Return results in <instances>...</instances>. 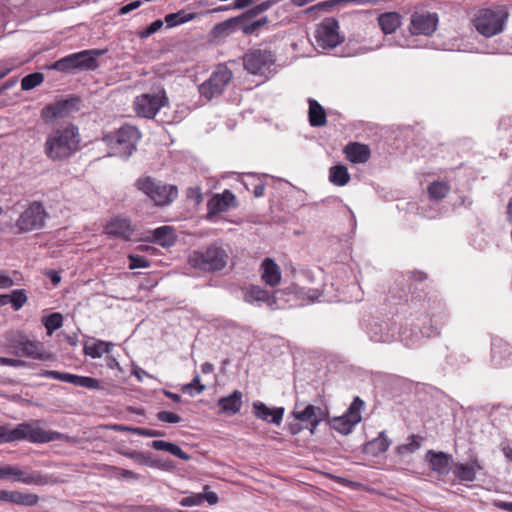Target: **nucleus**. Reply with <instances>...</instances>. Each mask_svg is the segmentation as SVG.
<instances>
[{
	"label": "nucleus",
	"instance_id": "f257e3e1",
	"mask_svg": "<svg viewBox=\"0 0 512 512\" xmlns=\"http://www.w3.org/2000/svg\"><path fill=\"white\" fill-rule=\"evenodd\" d=\"M82 137L78 126L62 123L51 129L43 144V153L54 163L68 162L80 149Z\"/></svg>",
	"mask_w": 512,
	"mask_h": 512
},
{
	"label": "nucleus",
	"instance_id": "f03ea898",
	"mask_svg": "<svg viewBox=\"0 0 512 512\" xmlns=\"http://www.w3.org/2000/svg\"><path fill=\"white\" fill-rule=\"evenodd\" d=\"M62 433L44 430L35 423L22 422L12 427L11 424L0 426V444L26 440L31 443H48L66 439Z\"/></svg>",
	"mask_w": 512,
	"mask_h": 512
},
{
	"label": "nucleus",
	"instance_id": "7ed1b4c3",
	"mask_svg": "<svg viewBox=\"0 0 512 512\" xmlns=\"http://www.w3.org/2000/svg\"><path fill=\"white\" fill-rule=\"evenodd\" d=\"M227 252L220 246L211 245L207 248L193 251L188 258V263L195 269L204 272H216L222 270L228 261Z\"/></svg>",
	"mask_w": 512,
	"mask_h": 512
},
{
	"label": "nucleus",
	"instance_id": "20e7f679",
	"mask_svg": "<svg viewBox=\"0 0 512 512\" xmlns=\"http://www.w3.org/2000/svg\"><path fill=\"white\" fill-rule=\"evenodd\" d=\"M141 137L139 130L132 125L120 127L114 134L105 136V142L115 150V154L128 158L136 150Z\"/></svg>",
	"mask_w": 512,
	"mask_h": 512
},
{
	"label": "nucleus",
	"instance_id": "39448f33",
	"mask_svg": "<svg viewBox=\"0 0 512 512\" xmlns=\"http://www.w3.org/2000/svg\"><path fill=\"white\" fill-rule=\"evenodd\" d=\"M136 185L158 206L170 204L178 196L176 186L163 184L151 177L140 178Z\"/></svg>",
	"mask_w": 512,
	"mask_h": 512
},
{
	"label": "nucleus",
	"instance_id": "423d86ee",
	"mask_svg": "<svg viewBox=\"0 0 512 512\" xmlns=\"http://www.w3.org/2000/svg\"><path fill=\"white\" fill-rule=\"evenodd\" d=\"M232 78V71L228 67L225 65H218L210 75L209 79L199 86V93L201 97L210 101L213 98L220 96Z\"/></svg>",
	"mask_w": 512,
	"mask_h": 512
},
{
	"label": "nucleus",
	"instance_id": "0eeeda50",
	"mask_svg": "<svg viewBox=\"0 0 512 512\" xmlns=\"http://www.w3.org/2000/svg\"><path fill=\"white\" fill-rule=\"evenodd\" d=\"M275 56L268 49H252L243 57L245 70L254 75L267 77L272 72Z\"/></svg>",
	"mask_w": 512,
	"mask_h": 512
},
{
	"label": "nucleus",
	"instance_id": "6e6552de",
	"mask_svg": "<svg viewBox=\"0 0 512 512\" xmlns=\"http://www.w3.org/2000/svg\"><path fill=\"white\" fill-rule=\"evenodd\" d=\"M505 14L500 10L483 9L474 19L476 30L485 37H492L504 29Z\"/></svg>",
	"mask_w": 512,
	"mask_h": 512
},
{
	"label": "nucleus",
	"instance_id": "1a4fd4ad",
	"mask_svg": "<svg viewBox=\"0 0 512 512\" xmlns=\"http://www.w3.org/2000/svg\"><path fill=\"white\" fill-rule=\"evenodd\" d=\"M314 38L316 45L322 49L335 48L343 41L339 33V23L335 18H325L317 25Z\"/></svg>",
	"mask_w": 512,
	"mask_h": 512
},
{
	"label": "nucleus",
	"instance_id": "9d476101",
	"mask_svg": "<svg viewBox=\"0 0 512 512\" xmlns=\"http://www.w3.org/2000/svg\"><path fill=\"white\" fill-rule=\"evenodd\" d=\"M168 103L165 91L157 93H145L137 96L134 100L135 112L144 118H153L158 111Z\"/></svg>",
	"mask_w": 512,
	"mask_h": 512
},
{
	"label": "nucleus",
	"instance_id": "9b49d317",
	"mask_svg": "<svg viewBox=\"0 0 512 512\" xmlns=\"http://www.w3.org/2000/svg\"><path fill=\"white\" fill-rule=\"evenodd\" d=\"M291 415L295 420L304 423L305 427L313 434L318 425L326 420L328 413L321 407L296 402Z\"/></svg>",
	"mask_w": 512,
	"mask_h": 512
},
{
	"label": "nucleus",
	"instance_id": "f8f14e48",
	"mask_svg": "<svg viewBox=\"0 0 512 512\" xmlns=\"http://www.w3.org/2000/svg\"><path fill=\"white\" fill-rule=\"evenodd\" d=\"M48 217L44 207L39 202H33L19 216L16 226L21 232H28L43 228L45 220Z\"/></svg>",
	"mask_w": 512,
	"mask_h": 512
},
{
	"label": "nucleus",
	"instance_id": "ddd939ff",
	"mask_svg": "<svg viewBox=\"0 0 512 512\" xmlns=\"http://www.w3.org/2000/svg\"><path fill=\"white\" fill-rule=\"evenodd\" d=\"M363 406L364 401L359 397H355L347 412L344 415L333 419L332 427L344 435L351 433L354 426L361 421L360 411Z\"/></svg>",
	"mask_w": 512,
	"mask_h": 512
},
{
	"label": "nucleus",
	"instance_id": "4468645a",
	"mask_svg": "<svg viewBox=\"0 0 512 512\" xmlns=\"http://www.w3.org/2000/svg\"><path fill=\"white\" fill-rule=\"evenodd\" d=\"M1 479H13L25 485H45L48 482L46 476L38 471L10 465L1 467Z\"/></svg>",
	"mask_w": 512,
	"mask_h": 512
},
{
	"label": "nucleus",
	"instance_id": "2eb2a0df",
	"mask_svg": "<svg viewBox=\"0 0 512 512\" xmlns=\"http://www.w3.org/2000/svg\"><path fill=\"white\" fill-rule=\"evenodd\" d=\"M80 99L78 97H70L49 104L42 109L41 116L45 121L57 118H65L70 114L79 110Z\"/></svg>",
	"mask_w": 512,
	"mask_h": 512
},
{
	"label": "nucleus",
	"instance_id": "dca6fc26",
	"mask_svg": "<svg viewBox=\"0 0 512 512\" xmlns=\"http://www.w3.org/2000/svg\"><path fill=\"white\" fill-rule=\"evenodd\" d=\"M438 16L435 13H414L411 16L410 32L413 35H431L437 27Z\"/></svg>",
	"mask_w": 512,
	"mask_h": 512
},
{
	"label": "nucleus",
	"instance_id": "f3484780",
	"mask_svg": "<svg viewBox=\"0 0 512 512\" xmlns=\"http://www.w3.org/2000/svg\"><path fill=\"white\" fill-rule=\"evenodd\" d=\"M42 375L45 377L54 379V380H59V381L65 382V383H70L75 386L84 387L87 389H100L101 388L100 382L97 379L92 378V377L80 376V375L59 372V371H54V370L45 371Z\"/></svg>",
	"mask_w": 512,
	"mask_h": 512
},
{
	"label": "nucleus",
	"instance_id": "a211bd4d",
	"mask_svg": "<svg viewBox=\"0 0 512 512\" xmlns=\"http://www.w3.org/2000/svg\"><path fill=\"white\" fill-rule=\"evenodd\" d=\"M371 341L376 343H389L396 339V328L387 322H372L368 327Z\"/></svg>",
	"mask_w": 512,
	"mask_h": 512
},
{
	"label": "nucleus",
	"instance_id": "6ab92c4d",
	"mask_svg": "<svg viewBox=\"0 0 512 512\" xmlns=\"http://www.w3.org/2000/svg\"><path fill=\"white\" fill-rule=\"evenodd\" d=\"M235 195L230 190H225L221 194L214 195L207 203L208 219L219 213L228 211L234 206Z\"/></svg>",
	"mask_w": 512,
	"mask_h": 512
},
{
	"label": "nucleus",
	"instance_id": "aec40b11",
	"mask_svg": "<svg viewBox=\"0 0 512 512\" xmlns=\"http://www.w3.org/2000/svg\"><path fill=\"white\" fill-rule=\"evenodd\" d=\"M243 299L249 304H266L270 308H273L276 304V298L274 295L257 285L246 287L243 290Z\"/></svg>",
	"mask_w": 512,
	"mask_h": 512
},
{
	"label": "nucleus",
	"instance_id": "412c9836",
	"mask_svg": "<svg viewBox=\"0 0 512 512\" xmlns=\"http://www.w3.org/2000/svg\"><path fill=\"white\" fill-rule=\"evenodd\" d=\"M426 461H428L430 468L439 475H446L450 471L453 462L452 456L445 452H435L429 450L426 453Z\"/></svg>",
	"mask_w": 512,
	"mask_h": 512
},
{
	"label": "nucleus",
	"instance_id": "4be33fe9",
	"mask_svg": "<svg viewBox=\"0 0 512 512\" xmlns=\"http://www.w3.org/2000/svg\"><path fill=\"white\" fill-rule=\"evenodd\" d=\"M284 411L285 409L283 407L270 409L260 401L253 403V413L255 417L275 425H280L282 422Z\"/></svg>",
	"mask_w": 512,
	"mask_h": 512
},
{
	"label": "nucleus",
	"instance_id": "5701e85b",
	"mask_svg": "<svg viewBox=\"0 0 512 512\" xmlns=\"http://www.w3.org/2000/svg\"><path fill=\"white\" fill-rule=\"evenodd\" d=\"M17 356H24L36 360L49 361L53 355L47 352L44 345L39 341H31L27 338L22 347V351H17Z\"/></svg>",
	"mask_w": 512,
	"mask_h": 512
},
{
	"label": "nucleus",
	"instance_id": "b1692460",
	"mask_svg": "<svg viewBox=\"0 0 512 512\" xmlns=\"http://www.w3.org/2000/svg\"><path fill=\"white\" fill-rule=\"evenodd\" d=\"M105 232L112 237L129 240L132 236L133 229L128 219L116 217L106 225Z\"/></svg>",
	"mask_w": 512,
	"mask_h": 512
},
{
	"label": "nucleus",
	"instance_id": "393cba45",
	"mask_svg": "<svg viewBox=\"0 0 512 512\" xmlns=\"http://www.w3.org/2000/svg\"><path fill=\"white\" fill-rule=\"evenodd\" d=\"M242 392L235 390L232 394L218 400L219 413L228 416L238 413L242 406Z\"/></svg>",
	"mask_w": 512,
	"mask_h": 512
},
{
	"label": "nucleus",
	"instance_id": "a878e982",
	"mask_svg": "<svg viewBox=\"0 0 512 512\" xmlns=\"http://www.w3.org/2000/svg\"><path fill=\"white\" fill-rule=\"evenodd\" d=\"M482 469L483 467L478 460L473 459L468 463H456L454 474L460 481L473 482L476 479L477 472Z\"/></svg>",
	"mask_w": 512,
	"mask_h": 512
},
{
	"label": "nucleus",
	"instance_id": "bb28decb",
	"mask_svg": "<svg viewBox=\"0 0 512 512\" xmlns=\"http://www.w3.org/2000/svg\"><path fill=\"white\" fill-rule=\"evenodd\" d=\"M512 354V347L502 339H495L491 347V361L495 367L503 366L504 362Z\"/></svg>",
	"mask_w": 512,
	"mask_h": 512
},
{
	"label": "nucleus",
	"instance_id": "cd10ccee",
	"mask_svg": "<svg viewBox=\"0 0 512 512\" xmlns=\"http://www.w3.org/2000/svg\"><path fill=\"white\" fill-rule=\"evenodd\" d=\"M261 279L266 285L276 286L281 280V272L278 265L270 258H266L261 264Z\"/></svg>",
	"mask_w": 512,
	"mask_h": 512
},
{
	"label": "nucleus",
	"instance_id": "c85d7f7f",
	"mask_svg": "<svg viewBox=\"0 0 512 512\" xmlns=\"http://www.w3.org/2000/svg\"><path fill=\"white\" fill-rule=\"evenodd\" d=\"M308 119L312 127H322L327 123V115L325 109L318 101L313 98L308 99Z\"/></svg>",
	"mask_w": 512,
	"mask_h": 512
},
{
	"label": "nucleus",
	"instance_id": "c756f323",
	"mask_svg": "<svg viewBox=\"0 0 512 512\" xmlns=\"http://www.w3.org/2000/svg\"><path fill=\"white\" fill-rule=\"evenodd\" d=\"M345 154L352 163H365L370 158V149L364 144L350 143L345 147Z\"/></svg>",
	"mask_w": 512,
	"mask_h": 512
},
{
	"label": "nucleus",
	"instance_id": "7c9ffc66",
	"mask_svg": "<svg viewBox=\"0 0 512 512\" xmlns=\"http://www.w3.org/2000/svg\"><path fill=\"white\" fill-rule=\"evenodd\" d=\"M77 57L78 68L81 70H94L97 68V57L103 54V51L91 49L75 53Z\"/></svg>",
	"mask_w": 512,
	"mask_h": 512
},
{
	"label": "nucleus",
	"instance_id": "2f4dec72",
	"mask_svg": "<svg viewBox=\"0 0 512 512\" xmlns=\"http://www.w3.org/2000/svg\"><path fill=\"white\" fill-rule=\"evenodd\" d=\"M391 445V440L388 439L385 432L379 433L378 437L367 442L364 446V452L373 457L385 452Z\"/></svg>",
	"mask_w": 512,
	"mask_h": 512
},
{
	"label": "nucleus",
	"instance_id": "473e14b6",
	"mask_svg": "<svg viewBox=\"0 0 512 512\" xmlns=\"http://www.w3.org/2000/svg\"><path fill=\"white\" fill-rule=\"evenodd\" d=\"M378 24L384 34L394 33L401 25V16L396 12H387L378 17Z\"/></svg>",
	"mask_w": 512,
	"mask_h": 512
},
{
	"label": "nucleus",
	"instance_id": "72a5a7b5",
	"mask_svg": "<svg viewBox=\"0 0 512 512\" xmlns=\"http://www.w3.org/2000/svg\"><path fill=\"white\" fill-rule=\"evenodd\" d=\"M4 496L6 497V502L23 506H34L39 501L36 494L23 493L20 491H7V494Z\"/></svg>",
	"mask_w": 512,
	"mask_h": 512
},
{
	"label": "nucleus",
	"instance_id": "f704fd0d",
	"mask_svg": "<svg viewBox=\"0 0 512 512\" xmlns=\"http://www.w3.org/2000/svg\"><path fill=\"white\" fill-rule=\"evenodd\" d=\"M174 229L170 226H161L153 231V241L163 247H170L175 243Z\"/></svg>",
	"mask_w": 512,
	"mask_h": 512
},
{
	"label": "nucleus",
	"instance_id": "c9c22d12",
	"mask_svg": "<svg viewBox=\"0 0 512 512\" xmlns=\"http://www.w3.org/2000/svg\"><path fill=\"white\" fill-rule=\"evenodd\" d=\"M151 447L158 451H167L181 460L190 459V456L185 451H183L178 445L171 442L154 440L151 442Z\"/></svg>",
	"mask_w": 512,
	"mask_h": 512
},
{
	"label": "nucleus",
	"instance_id": "e433bc0d",
	"mask_svg": "<svg viewBox=\"0 0 512 512\" xmlns=\"http://www.w3.org/2000/svg\"><path fill=\"white\" fill-rule=\"evenodd\" d=\"M113 344L105 341H97L84 346V353L92 358H100L103 354L109 353Z\"/></svg>",
	"mask_w": 512,
	"mask_h": 512
},
{
	"label": "nucleus",
	"instance_id": "4c0bfd02",
	"mask_svg": "<svg viewBox=\"0 0 512 512\" xmlns=\"http://www.w3.org/2000/svg\"><path fill=\"white\" fill-rule=\"evenodd\" d=\"M123 456L132 459L138 464L146 465L149 467H157L158 463L152 458L151 453L141 451H122L120 452Z\"/></svg>",
	"mask_w": 512,
	"mask_h": 512
},
{
	"label": "nucleus",
	"instance_id": "58836bf2",
	"mask_svg": "<svg viewBox=\"0 0 512 512\" xmlns=\"http://www.w3.org/2000/svg\"><path fill=\"white\" fill-rule=\"evenodd\" d=\"M329 180L336 186H344L350 180L348 170L343 165H335L330 168Z\"/></svg>",
	"mask_w": 512,
	"mask_h": 512
},
{
	"label": "nucleus",
	"instance_id": "ea45409f",
	"mask_svg": "<svg viewBox=\"0 0 512 512\" xmlns=\"http://www.w3.org/2000/svg\"><path fill=\"white\" fill-rule=\"evenodd\" d=\"M193 13H186L184 10L178 11L176 13H170L165 16V23L167 27L172 28L178 26L180 24H184L194 19Z\"/></svg>",
	"mask_w": 512,
	"mask_h": 512
},
{
	"label": "nucleus",
	"instance_id": "a19ab883",
	"mask_svg": "<svg viewBox=\"0 0 512 512\" xmlns=\"http://www.w3.org/2000/svg\"><path fill=\"white\" fill-rule=\"evenodd\" d=\"M429 197L434 200H441L447 196L450 186L446 182L435 181L427 188Z\"/></svg>",
	"mask_w": 512,
	"mask_h": 512
},
{
	"label": "nucleus",
	"instance_id": "79ce46f5",
	"mask_svg": "<svg viewBox=\"0 0 512 512\" xmlns=\"http://www.w3.org/2000/svg\"><path fill=\"white\" fill-rule=\"evenodd\" d=\"M42 323L46 328L47 334L51 336L54 331L63 324V317L60 313L54 312L42 318Z\"/></svg>",
	"mask_w": 512,
	"mask_h": 512
},
{
	"label": "nucleus",
	"instance_id": "37998d69",
	"mask_svg": "<svg viewBox=\"0 0 512 512\" xmlns=\"http://www.w3.org/2000/svg\"><path fill=\"white\" fill-rule=\"evenodd\" d=\"M237 23L238 21L236 18H231L221 22L213 28V35L215 37L228 36L235 30Z\"/></svg>",
	"mask_w": 512,
	"mask_h": 512
},
{
	"label": "nucleus",
	"instance_id": "c03bdc74",
	"mask_svg": "<svg viewBox=\"0 0 512 512\" xmlns=\"http://www.w3.org/2000/svg\"><path fill=\"white\" fill-rule=\"evenodd\" d=\"M44 81V76L40 72L31 73L25 76L21 81V89L28 91L40 85Z\"/></svg>",
	"mask_w": 512,
	"mask_h": 512
},
{
	"label": "nucleus",
	"instance_id": "a18cd8bd",
	"mask_svg": "<svg viewBox=\"0 0 512 512\" xmlns=\"http://www.w3.org/2000/svg\"><path fill=\"white\" fill-rule=\"evenodd\" d=\"M10 303L15 311L20 310L27 302V295L24 289H16L9 295Z\"/></svg>",
	"mask_w": 512,
	"mask_h": 512
},
{
	"label": "nucleus",
	"instance_id": "49530a36",
	"mask_svg": "<svg viewBox=\"0 0 512 512\" xmlns=\"http://www.w3.org/2000/svg\"><path fill=\"white\" fill-rule=\"evenodd\" d=\"M27 336L22 333H11L7 337L8 345L13 350L14 354L17 355V351H22V347L27 340Z\"/></svg>",
	"mask_w": 512,
	"mask_h": 512
},
{
	"label": "nucleus",
	"instance_id": "de8ad7c7",
	"mask_svg": "<svg viewBox=\"0 0 512 512\" xmlns=\"http://www.w3.org/2000/svg\"><path fill=\"white\" fill-rule=\"evenodd\" d=\"M419 437L412 435L409 438V443L399 445L396 449L399 454L413 453L420 448Z\"/></svg>",
	"mask_w": 512,
	"mask_h": 512
},
{
	"label": "nucleus",
	"instance_id": "09e8293b",
	"mask_svg": "<svg viewBox=\"0 0 512 512\" xmlns=\"http://www.w3.org/2000/svg\"><path fill=\"white\" fill-rule=\"evenodd\" d=\"M205 390V386L200 383V377L198 374L195 375L191 383L183 386V391L188 393L190 396L200 394Z\"/></svg>",
	"mask_w": 512,
	"mask_h": 512
},
{
	"label": "nucleus",
	"instance_id": "8fccbe9b",
	"mask_svg": "<svg viewBox=\"0 0 512 512\" xmlns=\"http://www.w3.org/2000/svg\"><path fill=\"white\" fill-rule=\"evenodd\" d=\"M129 268L130 269H138V268H147L150 266V262L143 256L140 255H129Z\"/></svg>",
	"mask_w": 512,
	"mask_h": 512
},
{
	"label": "nucleus",
	"instance_id": "3c124183",
	"mask_svg": "<svg viewBox=\"0 0 512 512\" xmlns=\"http://www.w3.org/2000/svg\"><path fill=\"white\" fill-rule=\"evenodd\" d=\"M204 501V496L202 493L192 494L190 496L184 497L180 500V505L183 507H191L202 504Z\"/></svg>",
	"mask_w": 512,
	"mask_h": 512
},
{
	"label": "nucleus",
	"instance_id": "603ef678",
	"mask_svg": "<svg viewBox=\"0 0 512 512\" xmlns=\"http://www.w3.org/2000/svg\"><path fill=\"white\" fill-rule=\"evenodd\" d=\"M157 419L162 422L167 423H179L181 422V417L173 412L168 411H160L157 413Z\"/></svg>",
	"mask_w": 512,
	"mask_h": 512
},
{
	"label": "nucleus",
	"instance_id": "864d4df0",
	"mask_svg": "<svg viewBox=\"0 0 512 512\" xmlns=\"http://www.w3.org/2000/svg\"><path fill=\"white\" fill-rule=\"evenodd\" d=\"M335 2L333 1H324V2H320L314 6H311L309 7L307 10H306V14H312V13H316V12H320V11H328L330 8H332L334 6Z\"/></svg>",
	"mask_w": 512,
	"mask_h": 512
},
{
	"label": "nucleus",
	"instance_id": "5fc2aeb1",
	"mask_svg": "<svg viewBox=\"0 0 512 512\" xmlns=\"http://www.w3.org/2000/svg\"><path fill=\"white\" fill-rule=\"evenodd\" d=\"M163 26V21L160 19L152 22L145 30L140 33L142 38H147L150 35L156 33Z\"/></svg>",
	"mask_w": 512,
	"mask_h": 512
},
{
	"label": "nucleus",
	"instance_id": "6e6d98bb",
	"mask_svg": "<svg viewBox=\"0 0 512 512\" xmlns=\"http://www.w3.org/2000/svg\"><path fill=\"white\" fill-rule=\"evenodd\" d=\"M275 3L274 0H267V1H264L258 5H256L255 7H253L249 12L248 14L251 15V16H256L266 10H268L273 4Z\"/></svg>",
	"mask_w": 512,
	"mask_h": 512
},
{
	"label": "nucleus",
	"instance_id": "4d7b16f0",
	"mask_svg": "<svg viewBox=\"0 0 512 512\" xmlns=\"http://www.w3.org/2000/svg\"><path fill=\"white\" fill-rule=\"evenodd\" d=\"M134 434H137L139 436H145V437H162V436H164V433L159 430L145 429V428H139V427H137L136 430H134Z\"/></svg>",
	"mask_w": 512,
	"mask_h": 512
},
{
	"label": "nucleus",
	"instance_id": "13d9d810",
	"mask_svg": "<svg viewBox=\"0 0 512 512\" xmlns=\"http://www.w3.org/2000/svg\"><path fill=\"white\" fill-rule=\"evenodd\" d=\"M50 68L60 72H68L72 70L65 57L55 61Z\"/></svg>",
	"mask_w": 512,
	"mask_h": 512
},
{
	"label": "nucleus",
	"instance_id": "bf43d9fd",
	"mask_svg": "<svg viewBox=\"0 0 512 512\" xmlns=\"http://www.w3.org/2000/svg\"><path fill=\"white\" fill-rule=\"evenodd\" d=\"M268 22L267 17L254 21L244 28V32L249 34L255 32L259 27L265 25Z\"/></svg>",
	"mask_w": 512,
	"mask_h": 512
},
{
	"label": "nucleus",
	"instance_id": "052dcab7",
	"mask_svg": "<svg viewBox=\"0 0 512 512\" xmlns=\"http://www.w3.org/2000/svg\"><path fill=\"white\" fill-rule=\"evenodd\" d=\"M25 364L23 360L0 357V365L11 366V367H21Z\"/></svg>",
	"mask_w": 512,
	"mask_h": 512
},
{
	"label": "nucleus",
	"instance_id": "680f3d73",
	"mask_svg": "<svg viewBox=\"0 0 512 512\" xmlns=\"http://www.w3.org/2000/svg\"><path fill=\"white\" fill-rule=\"evenodd\" d=\"M116 470L119 473V476L123 479H130V480H138L140 478V475L128 470V469H122V468H116Z\"/></svg>",
	"mask_w": 512,
	"mask_h": 512
},
{
	"label": "nucleus",
	"instance_id": "e2e57ef3",
	"mask_svg": "<svg viewBox=\"0 0 512 512\" xmlns=\"http://www.w3.org/2000/svg\"><path fill=\"white\" fill-rule=\"evenodd\" d=\"M205 493L203 494L204 500H206L210 505H215L218 503L219 498L215 492L208 491V486L204 487Z\"/></svg>",
	"mask_w": 512,
	"mask_h": 512
},
{
	"label": "nucleus",
	"instance_id": "0e129e2a",
	"mask_svg": "<svg viewBox=\"0 0 512 512\" xmlns=\"http://www.w3.org/2000/svg\"><path fill=\"white\" fill-rule=\"evenodd\" d=\"M13 285L14 281L12 278L3 272H0V289L10 288Z\"/></svg>",
	"mask_w": 512,
	"mask_h": 512
},
{
	"label": "nucleus",
	"instance_id": "69168bd1",
	"mask_svg": "<svg viewBox=\"0 0 512 512\" xmlns=\"http://www.w3.org/2000/svg\"><path fill=\"white\" fill-rule=\"evenodd\" d=\"M140 5H141L140 0L132 1L131 3L124 5L123 7L120 8V14H127V13L137 9L138 7H140Z\"/></svg>",
	"mask_w": 512,
	"mask_h": 512
},
{
	"label": "nucleus",
	"instance_id": "338daca9",
	"mask_svg": "<svg viewBox=\"0 0 512 512\" xmlns=\"http://www.w3.org/2000/svg\"><path fill=\"white\" fill-rule=\"evenodd\" d=\"M13 70V66H11L8 62L0 61V79L4 78Z\"/></svg>",
	"mask_w": 512,
	"mask_h": 512
},
{
	"label": "nucleus",
	"instance_id": "774afa93",
	"mask_svg": "<svg viewBox=\"0 0 512 512\" xmlns=\"http://www.w3.org/2000/svg\"><path fill=\"white\" fill-rule=\"evenodd\" d=\"M112 430L117 432H131L134 433L137 427H130L122 424H114L110 427Z\"/></svg>",
	"mask_w": 512,
	"mask_h": 512
}]
</instances>
